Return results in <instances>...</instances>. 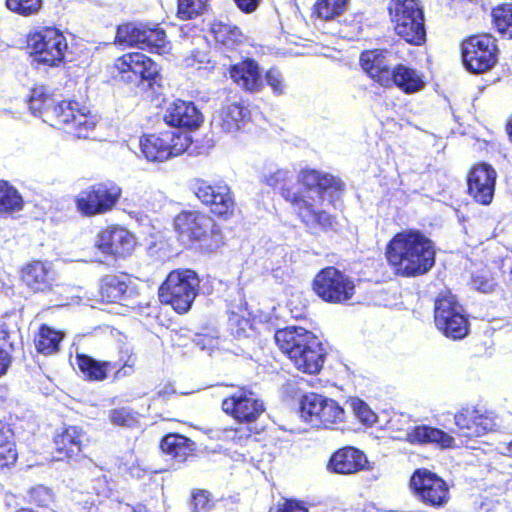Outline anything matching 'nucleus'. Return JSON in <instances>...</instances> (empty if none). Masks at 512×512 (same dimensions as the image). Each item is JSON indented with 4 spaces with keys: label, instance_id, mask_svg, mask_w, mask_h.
<instances>
[{
    "label": "nucleus",
    "instance_id": "1",
    "mask_svg": "<svg viewBox=\"0 0 512 512\" xmlns=\"http://www.w3.org/2000/svg\"><path fill=\"white\" fill-rule=\"evenodd\" d=\"M299 181L306 188L305 194L288 192L285 199L291 202L302 223L311 233L331 228L334 219L324 209L325 197L340 190L341 182L316 170L301 171Z\"/></svg>",
    "mask_w": 512,
    "mask_h": 512
},
{
    "label": "nucleus",
    "instance_id": "2",
    "mask_svg": "<svg viewBox=\"0 0 512 512\" xmlns=\"http://www.w3.org/2000/svg\"><path fill=\"white\" fill-rule=\"evenodd\" d=\"M385 256L397 275L416 277L434 266L435 246L421 231L407 229L393 236L386 246Z\"/></svg>",
    "mask_w": 512,
    "mask_h": 512
},
{
    "label": "nucleus",
    "instance_id": "3",
    "mask_svg": "<svg viewBox=\"0 0 512 512\" xmlns=\"http://www.w3.org/2000/svg\"><path fill=\"white\" fill-rule=\"evenodd\" d=\"M275 341L299 371L317 374L322 369L323 347L312 332L302 327H287L275 333Z\"/></svg>",
    "mask_w": 512,
    "mask_h": 512
},
{
    "label": "nucleus",
    "instance_id": "4",
    "mask_svg": "<svg viewBox=\"0 0 512 512\" xmlns=\"http://www.w3.org/2000/svg\"><path fill=\"white\" fill-rule=\"evenodd\" d=\"M178 239L187 246L213 252L222 244L219 227L214 220L197 211H184L174 219Z\"/></svg>",
    "mask_w": 512,
    "mask_h": 512
},
{
    "label": "nucleus",
    "instance_id": "5",
    "mask_svg": "<svg viewBox=\"0 0 512 512\" xmlns=\"http://www.w3.org/2000/svg\"><path fill=\"white\" fill-rule=\"evenodd\" d=\"M199 287L200 280L193 270H173L159 288V299L178 314H185L191 309Z\"/></svg>",
    "mask_w": 512,
    "mask_h": 512
},
{
    "label": "nucleus",
    "instance_id": "6",
    "mask_svg": "<svg viewBox=\"0 0 512 512\" xmlns=\"http://www.w3.org/2000/svg\"><path fill=\"white\" fill-rule=\"evenodd\" d=\"M388 9L398 36L413 45L425 42L424 15L417 0H391Z\"/></svg>",
    "mask_w": 512,
    "mask_h": 512
},
{
    "label": "nucleus",
    "instance_id": "7",
    "mask_svg": "<svg viewBox=\"0 0 512 512\" xmlns=\"http://www.w3.org/2000/svg\"><path fill=\"white\" fill-rule=\"evenodd\" d=\"M45 122L52 126L65 125L77 138H88L98 119L90 110L78 102L61 101L45 112Z\"/></svg>",
    "mask_w": 512,
    "mask_h": 512
},
{
    "label": "nucleus",
    "instance_id": "8",
    "mask_svg": "<svg viewBox=\"0 0 512 512\" xmlns=\"http://www.w3.org/2000/svg\"><path fill=\"white\" fill-rule=\"evenodd\" d=\"M27 45L34 60L48 66H58L64 60L68 49L65 36L54 27H43L30 32Z\"/></svg>",
    "mask_w": 512,
    "mask_h": 512
},
{
    "label": "nucleus",
    "instance_id": "9",
    "mask_svg": "<svg viewBox=\"0 0 512 512\" xmlns=\"http://www.w3.org/2000/svg\"><path fill=\"white\" fill-rule=\"evenodd\" d=\"M121 195V187L113 181L95 183L77 194L76 207L89 217L106 214L117 205Z\"/></svg>",
    "mask_w": 512,
    "mask_h": 512
},
{
    "label": "nucleus",
    "instance_id": "10",
    "mask_svg": "<svg viewBox=\"0 0 512 512\" xmlns=\"http://www.w3.org/2000/svg\"><path fill=\"white\" fill-rule=\"evenodd\" d=\"M301 418L315 428H333L344 422L345 411L333 400L309 393L300 401Z\"/></svg>",
    "mask_w": 512,
    "mask_h": 512
},
{
    "label": "nucleus",
    "instance_id": "11",
    "mask_svg": "<svg viewBox=\"0 0 512 512\" xmlns=\"http://www.w3.org/2000/svg\"><path fill=\"white\" fill-rule=\"evenodd\" d=\"M191 144L190 136L181 131L169 130L140 139L141 152L148 161L163 162L182 154Z\"/></svg>",
    "mask_w": 512,
    "mask_h": 512
},
{
    "label": "nucleus",
    "instance_id": "12",
    "mask_svg": "<svg viewBox=\"0 0 512 512\" xmlns=\"http://www.w3.org/2000/svg\"><path fill=\"white\" fill-rule=\"evenodd\" d=\"M435 324L446 336L454 340L468 333V321L462 306L450 292L441 294L435 302Z\"/></svg>",
    "mask_w": 512,
    "mask_h": 512
},
{
    "label": "nucleus",
    "instance_id": "13",
    "mask_svg": "<svg viewBox=\"0 0 512 512\" xmlns=\"http://www.w3.org/2000/svg\"><path fill=\"white\" fill-rule=\"evenodd\" d=\"M454 423L459 434L467 438L481 437L501 427V420L494 411L477 406L463 407L455 414Z\"/></svg>",
    "mask_w": 512,
    "mask_h": 512
},
{
    "label": "nucleus",
    "instance_id": "14",
    "mask_svg": "<svg viewBox=\"0 0 512 512\" xmlns=\"http://www.w3.org/2000/svg\"><path fill=\"white\" fill-rule=\"evenodd\" d=\"M463 63L472 73H484L497 61V46L490 34L474 35L462 43Z\"/></svg>",
    "mask_w": 512,
    "mask_h": 512
},
{
    "label": "nucleus",
    "instance_id": "15",
    "mask_svg": "<svg viewBox=\"0 0 512 512\" xmlns=\"http://www.w3.org/2000/svg\"><path fill=\"white\" fill-rule=\"evenodd\" d=\"M410 488L417 500L430 507H442L449 500L446 482L427 469L414 471L410 478Z\"/></svg>",
    "mask_w": 512,
    "mask_h": 512
},
{
    "label": "nucleus",
    "instance_id": "16",
    "mask_svg": "<svg viewBox=\"0 0 512 512\" xmlns=\"http://www.w3.org/2000/svg\"><path fill=\"white\" fill-rule=\"evenodd\" d=\"M313 287L320 298L330 303L347 302L355 291L353 281L334 267L319 272L314 279Z\"/></svg>",
    "mask_w": 512,
    "mask_h": 512
},
{
    "label": "nucleus",
    "instance_id": "17",
    "mask_svg": "<svg viewBox=\"0 0 512 512\" xmlns=\"http://www.w3.org/2000/svg\"><path fill=\"white\" fill-rule=\"evenodd\" d=\"M115 69L125 81L140 83L147 81L151 86L159 76L158 65L143 53H127L115 61Z\"/></svg>",
    "mask_w": 512,
    "mask_h": 512
},
{
    "label": "nucleus",
    "instance_id": "18",
    "mask_svg": "<svg viewBox=\"0 0 512 512\" xmlns=\"http://www.w3.org/2000/svg\"><path fill=\"white\" fill-rule=\"evenodd\" d=\"M222 410L239 422L252 423L265 411V406L254 392L240 389L222 401Z\"/></svg>",
    "mask_w": 512,
    "mask_h": 512
},
{
    "label": "nucleus",
    "instance_id": "19",
    "mask_svg": "<svg viewBox=\"0 0 512 512\" xmlns=\"http://www.w3.org/2000/svg\"><path fill=\"white\" fill-rule=\"evenodd\" d=\"M95 246L104 254L115 258L132 254L136 247L133 234L124 227L113 225L97 235Z\"/></svg>",
    "mask_w": 512,
    "mask_h": 512
},
{
    "label": "nucleus",
    "instance_id": "20",
    "mask_svg": "<svg viewBox=\"0 0 512 512\" xmlns=\"http://www.w3.org/2000/svg\"><path fill=\"white\" fill-rule=\"evenodd\" d=\"M496 177V171L491 165H475L468 175L469 194L480 204H490L494 196Z\"/></svg>",
    "mask_w": 512,
    "mask_h": 512
},
{
    "label": "nucleus",
    "instance_id": "21",
    "mask_svg": "<svg viewBox=\"0 0 512 512\" xmlns=\"http://www.w3.org/2000/svg\"><path fill=\"white\" fill-rule=\"evenodd\" d=\"M195 194L203 204L210 207L213 214L229 216L233 213L234 200L227 185L201 182L197 185Z\"/></svg>",
    "mask_w": 512,
    "mask_h": 512
},
{
    "label": "nucleus",
    "instance_id": "22",
    "mask_svg": "<svg viewBox=\"0 0 512 512\" xmlns=\"http://www.w3.org/2000/svg\"><path fill=\"white\" fill-rule=\"evenodd\" d=\"M327 469L333 473L351 475L359 471L369 470L370 467L363 451L347 446L332 454Z\"/></svg>",
    "mask_w": 512,
    "mask_h": 512
},
{
    "label": "nucleus",
    "instance_id": "23",
    "mask_svg": "<svg viewBox=\"0 0 512 512\" xmlns=\"http://www.w3.org/2000/svg\"><path fill=\"white\" fill-rule=\"evenodd\" d=\"M248 116V110L242 104L227 103L214 114L211 124L223 133L235 134L245 127Z\"/></svg>",
    "mask_w": 512,
    "mask_h": 512
},
{
    "label": "nucleus",
    "instance_id": "24",
    "mask_svg": "<svg viewBox=\"0 0 512 512\" xmlns=\"http://www.w3.org/2000/svg\"><path fill=\"white\" fill-rule=\"evenodd\" d=\"M164 120L173 127L193 129L202 122V115L192 102L177 100L166 109Z\"/></svg>",
    "mask_w": 512,
    "mask_h": 512
},
{
    "label": "nucleus",
    "instance_id": "25",
    "mask_svg": "<svg viewBox=\"0 0 512 512\" xmlns=\"http://www.w3.org/2000/svg\"><path fill=\"white\" fill-rule=\"evenodd\" d=\"M230 77L236 85L249 92H259L263 86L258 64L254 60H245L231 66Z\"/></svg>",
    "mask_w": 512,
    "mask_h": 512
},
{
    "label": "nucleus",
    "instance_id": "26",
    "mask_svg": "<svg viewBox=\"0 0 512 512\" xmlns=\"http://www.w3.org/2000/svg\"><path fill=\"white\" fill-rule=\"evenodd\" d=\"M387 52L380 50L365 51L360 56V63L364 71L383 86H389V62Z\"/></svg>",
    "mask_w": 512,
    "mask_h": 512
},
{
    "label": "nucleus",
    "instance_id": "27",
    "mask_svg": "<svg viewBox=\"0 0 512 512\" xmlns=\"http://www.w3.org/2000/svg\"><path fill=\"white\" fill-rule=\"evenodd\" d=\"M84 432L77 426H69L58 432L54 437V445L58 460L72 458L82 449Z\"/></svg>",
    "mask_w": 512,
    "mask_h": 512
},
{
    "label": "nucleus",
    "instance_id": "28",
    "mask_svg": "<svg viewBox=\"0 0 512 512\" xmlns=\"http://www.w3.org/2000/svg\"><path fill=\"white\" fill-rule=\"evenodd\" d=\"M22 279L32 291H45L53 280L51 264L41 261L27 264L22 270Z\"/></svg>",
    "mask_w": 512,
    "mask_h": 512
},
{
    "label": "nucleus",
    "instance_id": "29",
    "mask_svg": "<svg viewBox=\"0 0 512 512\" xmlns=\"http://www.w3.org/2000/svg\"><path fill=\"white\" fill-rule=\"evenodd\" d=\"M407 439L411 443L436 444L440 448H453L454 438L438 428L421 425L414 427L408 434Z\"/></svg>",
    "mask_w": 512,
    "mask_h": 512
},
{
    "label": "nucleus",
    "instance_id": "30",
    "mask_svg": "<svg viewBox=\"0 0 512 512\" xmlns=\"http://www.w3.org/2000/svg\"><path fill=\"white\" fill-rule=\"evenodd\" d=\"M389 78V86L394 84L408 94L418 92L425 86L422 74L405 65L395 67L391 71Z\"/></svg>",
    "mask_w": 512,
    "mask_h": 512
},
{
    "label": "nucleus",
    "instance_id": "31",
    "mask_svg": "<svg viewBox=\"0 0 512 512\" xmlns=\"http://www.w3.org/2000/svg\"><path fill=\"white\" fill-rule=\"evenodd\" d=\"M76 365L83 377L89 381H103L107 378L108 372L116 368L110 361H97L85 354L76 355Z\"/></svg>",
    "mask_w": 512,
    "mask_h": 512
},
{
    "label": "nucleus",
    "instance_id": "32",
    "mask_svg": "<svg viewBox=\"0 0 512 512\" xmlns=\"http://www.w3.org/2000/svg\"><path fill=\"white\" fill-rule=\"evenodd\" d=\"M162 451L176 459L178 462L185 461L194 449V443L179 434H169L161 442Z\"/></svg>",
    "mask_w": 512,
    "mask_h": 512
},
{
    "label": "nucleus",
    "instance_id": "33",
    "mask_svg": "<svg viewBox=\"0 0 512 512\" xmlns=\"http://www.w3.org/2000/svg\"><path fill=\"white\" fill-rule=\"evenodd\" d=\"M127 289L128 285L122 277L108 275L101 280L100 295L103 301L118 302L124 299Z\"/></svg>",
    "mask_w": 512,
    "mask_h": 512
},
{
    "label": "nucleus",
    "instance_id": "34",
    "mask_svg": "<svg viewBox=\"0 0 512 512\" xmlns=\"http://www.w3.org/2000/svg\"><path fill=\"white\" fill-rule=\"evenodd\" d=\"M17 460V451L13 441V431L0 421V469L13 465Z\"/></svg>",
    "mask_w": 512,
    "mask_h": 512
},
{
    "label": "nucleus",
    "instance_id": "35",
    "mask_svg": "<svg viewBox=\"0 0 512 512\" xmlns=\"http://www.w3.org/2000/svg\"><path fill=\"white\" fill-rule=\"evenodd\" d=\"M146 25L128 23L119 26L117 29L116 39L120 44L136 46L143 49L145 43Z\"/></svg>",
    "mask_w": 512,
    "mask_h": 512
},
{
    "label": "nucleus",
    "instance_id": "36",
    "mask_svg": "<svg viewBox=\"0 0 512 512\" xmlns=\"http://www.w3.org/2000/svg\"><path fill=\"white\" fill-rule=\"evenodd\" d=\"M63 333L48 326H42L35 338V346L38 352L50 355L58 350Z\"/></svg>",
    "mask_w": 512,
    "mask_h": 512
},
{
    "label": "nucleus",
    "instance_id": "37",
    "mask_svg": "<svg viewBox=\"0 0 512 512\" xmlns=\"http://www.w3.org/2000/svg\"><path fill=\"white\" fill-rule=\"evenodd\" d=\"M23 208V200L18 191L7 182L0 181V213L12 214Z\"/></svg>",
    "mask_w": 512,
    "mask_h": 512
},
{
    "label": "nucleus",
    "instance_id": "38",
    "mask_svg": "<svg viewBox=\"0 0 512 512\" xmlns=\"http://www.w3.org/2000/svg\"><path fill=\"white\" fill-rule=\"evenodd\" d=\"M145 43L143 49H147L151 52L164 55L168 54L171 50V44L166 39V33L162 28L155 27L150 28L146 26L145 29Z\"/></svg>",
    "mask_w": 512,
    "mask_h": 512
},
{
    "label": "nucleus",
    "instance_id": "39",
    "mask_svg": "<svg viewBox=\"0 0 512 512\" xmlns=\"http://www.w3.org/2000/svg\"><path fill=\"white\" fill-rule=\"evenodd\" d=\"M347 4L348 0H318L314 12L320 19L328 21L342 15Z\"/></svg>",
    "mask_w": 512,
    "mask_h": 512
},
{
    "label": "nucleus",
    "instance_id": "40",
    "mask_svg": "<svg viewBox=\"0 0 512 512\" xmlns=\"http://www.w3.org/2000/svg\"><path fill=\"white\" fill-rule=\"evenodd\" d=\"M492 17L498 32L512 39V4H504L494 8Z\"/></svg>",
    "mask_w": 512,
    "mask_h": 512
},
{
    "label": "nucleus",
    "instance_id": "41",
    "mask_svg": "<svg viewBox=\"0 0 512 512\" xmlns=\"http://www.w3.org/2000/svg\"><path fill=\"white\" fill-rule=\"evenodd\" d=\"M55 100L47 93L44 87H36L32 89L29 106L31 111L36 114L39 113L45 121V112L52 109Z\"/></svg>",
    "mask_w": 512,
    "mask_h": 512
},
{
    "label": "nucleus",
    "instance_id": "42",
    "mask_svg": "<svg viewBox=\"0 0 512 512\" xmlns=\"http://www.w3.org/2000/svg\"><path fill=\"white\" fill-rule=\"evenodd\" d=\"M212 32L215 35V39L225 46H232L241 42L243 39V35L240 29L228 24H214L212 27Z\"/></svg>",
    "mask_w": 512,
    "mask_h": 512
},
{
    "label": "nucleus",
    "instance_id": "43",
    "mask_svg": "<svg viewBox=\"0 0 512 512\" xmlns=\"http://www.w3.org/2000/svg\"><path fill=\"white\" fill-rule=\"evenodd\" d=\"M207 0H178L177 15L182 20L193 19L204 11Z\"/></svg>",
    "mask_w": 512,
    "mask_h": 512
},
{
    "label": "nucleus",
    "instance_id": "44",
    "mask_svg": "<svg viewBox=\"0 0 512 512\" xmlns=\"http://www.w3.org/2000/svg\"><path fill=\"white\" fill-rule=\"evenodd\" d=\"M472 287L483 293H490L496 287V281L492 273L487 269H482L473 274L471 280Z\"/></svg>",
    "mask_w": 512,
    "mask_h": 512
},
{
    "label": "nucleus",
    "instance_id": "45",
    "mask_svg": "<svg viewBox=\"0 0 512 512\" xmlns=\"http://www.w3.org/2000/svg\"><path fill=\"white\" fill-rule=\"evenodd\" d=\"M351 408L355 416L361 423L366 426H372L377 421V415L371 408L361 399L355 398L351 400Z\"/></svg>",
    "mask_w": 512,
    "mask_h": 512
},
{
    "label": "nucleus",
    "instance_id": "46",
    "mask_svg": "<svg viewBox=\"0 0 512 512\" xmlns=\"http://www.w3.org/2000/svg\"><path fill=\"white\" fill-rule=\"evenodd\" d=\"M290 178L291 174L288 170L277 169L275 171L265 174L262 178V181L270 187H280L282 190V195L285 197V195H287L288 192H290L289 190L285 189V185Z\"/></svg>",
    "mask_w": 512,
    "mask_h": 512
},
{
    "label": "nucleus",
    "instance_id": "47",
    "mask_svg": "<svg viewBox=\"0 0 512 512\" xmlns=\"http://www.w3.org/2000/svg\"><path fill=\"white\" fill-rule=\"evenodd\" d=\"M41 4L42 0H6V6L9 10L25 16L37 12Z\"/></svg>",
    "mask_w": 512,
    "mask_h": 512
},
{
    "label": "nucleus",
    "instance_id": "48",
    "mask_svg": "<svg viewBox=\"0 0 512 512\" xmlns=\"http://www.w3.org/2000/svg\"><path fill=\"white\" fill-rule=\"evenodd\" d=\"M229 327L236 337H249L253 331L250 320L244 316L232 313L229 317Z\"/></svg>",
    "mask_w": 512,
    "mask_h": 512
},
{
    "label": "nucleus",
    "instance_id": "49",
    "mask_svg": "<svg viewBox=\"0 0 512 512\" xmlns=\"http://www.w3.org/2000/svg\"><path fill=\"white\" fill-rule=\"evenodd\" d=\"M29 498L38 506L47 507L52 502L53 495L49 488L39 485L29 491Z\"/></svg>",
    "mask_w": 512,
    "mask_h": 512
},
{
    "label": "nucleus",
    "instance_id": "50",
    "mask_svg": "<svg viewBox=\"0 0 512 512\" xmlns=\"http://www.w3.org/2000/svg\"><path fill=\"white\" fill-rule=\"evenodd\" d=\"M265 80L275 95H282L285 93L286 84L284 77L278 70L270 69L265 75Z\"/></svg>",
    "mask_w": 512,
    "mask_h": 512
},
{
    "label": "nucleus",
    "instance_id": "51",
    "mask_svg": "<svg viewBox=\"0 0 512 512\" xmlns=\"http://www.w3.org/2000/svg\"><path fill=\"white\" fill-rule=\"evenodd\" d=\"M109 418L111 422L119 426H132L136 420L132 412L127 408H118L110 412Z\"/></svg>",
    "mask_w": 512,
    "mask_h": 512
},
{
    "label": "nucleus",
    "instance_id": "52",
    "mask_svg": "<svg viewBox=\"0 0 512 512\" xmlns=\"http://www.w3.org/2000/svg\"><path fill=\"white\" fill-rule=\"evenodd\" d=\"M210 63V57L207 51L196 50L184 59L186 67L202 68L203 65Z\"/></svg>",
    "mask_w": 512,
    "mask_h": 512
},
{
    "label": "nucleus",
    "instance_id": "53",
    "mask_svg": "<svg viewBox=\"0 0 512 512\" xmlns=\"http://www.w3.org/2000/svg\"><path fill=\"white\" fill-rule=\"evenodd\" d=\"M210 507V500L205 491H199L193 494L192 509L193 512H206Z\"/></svg>",
    "mask_w": 512,
    "mask_h": 512
},
{
    "label": "nucleus",
    "instance_id": "54",
    "mask_svg": "<svg viewBox=\"0 0 512 512\" xmlns=\"http://www.w3.org/2000/svg\"><path fill=\"white\" fill-rule=\"evenodd\" d=\"M250 436L243 429H225L223 431V439L233 441L237 444H242L248 440Z\"/></svg>",
    "mask_w": 512,
    "mask_h": 512
},
{
    "label": "nucleus",
    "instance_id": "55",
    "mask_svg": "<svg viewBox=\"0 0 512 512\" xmlns=\"http://www.w3.org/2000/svg\"><path fill=\"white\" fill-rule=\"evenodd\" d=\"M135 359L129 357L125 364L120 367L116 372L114 377L116 379H121L123 377L129 376L134 372Z\"/></svg>",
    "mask_w": 512,
    "mask_h": 512
},
{
    "label": "nucleus",
    "instance_id": "56",
    "mask_svg": "<svg viewBox=\"0 0 512 512\" xmlns=\"http://www.w3.org/2000/svg\"><path fill=\"white\" fill-rule=\"evenodd\" d=\"M240 10L251 13L256 10L261 0H234Z\"/></svg>",
    "mask_w": 512,
    "mask_h": 512
},
{
    "label": "nucleus",
    "instance_id": "57",
    "mask_svg": "<svg viewBox=\"0 0 512 512\" xmlns=\"http://www.w3.org/2000/svg\"><path fill=\"white\" fill-rule=\"evenodd\" d=\"M278 512H308V509L296 501H286Z\"/></svg>",
    "mask_w": 512,
    "mask_h": 512
},
{
    "label": "nucleus",
    "instance_id": "58",
    "mask_svg": "<svg viewBox=\"0 0 512 512\" xmlns=\"http://www.w3.org/2000/svg\"><path fill=\"white\" fill-rule=\"evenodd\" d=\"M11 363V358L8 352L0 348V377L4 375Z\"/></svg>",
    "mask_w": 512,
    "mask_h": 512
},
{
    "label": "nucleus",
    "instance_id": "59",
    "mask_svg": "<svg viewBox=\"0 0 512 512\" xmlns=\"http://www.w3.org/2000/svg\"><path fill=\"white\" fill-rule=\"evenodd\" d=\"M496 449L501 455L512 458V438L508 441L500 442Z\"/></svg>",
    "mask_w": 512,
    "mask_h": 512
},
{
    "label": "nucleus",
    "instance_id": "60",
    "mask_svg": "<svg viewBox=\"0 0 512 512\" xmlns=\"http://www.w3.org/2000/svg\"><path fill=\"white\" fill-rule=\"evenodd\" d=\"M173 393H175V390L173 389V387H172V386L168 385V386H166L164 389L160 390V391L158 392V395H159L160 397H166V396H168V395H170V394H173Z\"/></svg>",
    "mask_w": 512,
    "mask_h": 512
}]
</instances>
